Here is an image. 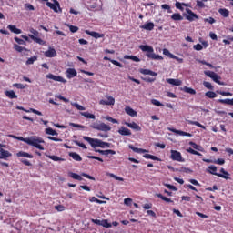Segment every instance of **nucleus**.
Returning a JSON list of instances; mask_svg holds the SVG:
<instances>
[{
    "instance_id": "nucleus-1",
    "label": "nucleus",
    "mask_w": 233,
    "mask_h": 233,
    "mask_svg": "<svg viewBox=\"0 0 233 233\" xmlns=\"http://www.w3.org/2000/svg\"><path fill=\"white\" fill-rule=\"evenodd\" d=\"M16 139H18L19 141H24V143H26L31 147H35V148H38L39 150H45V147L41 146V143H45V140H43V138L41 137H33L24 138L23 137H16Z\"/></svg>"
},
{
    "instance_id": "nucleus-2",
    "label": "nucleus",
    "mask_w": 233,
    "mask_h": 233,
    "mask_svg": "<svg viewBox=\"0 0 233 233\" xmlns=\"http://www.w3.org/2000/svg\"><path fill=\"white\" fill-rule=\"evenodd\" d=\"M140 50H142V52H148L147 54V56L149 57V59H155L156 61H163V56H159V55H156L154 53V48L150 46H139Z\"/></svg>"
},
{
    "instance_id": "nucleus-3",
    "label": "nucleus",
    "mask_w": 233,
    "mask_h": 233,
    "mask_svg": "<svg viewBox=\"0 0 233 233\" xmlns=\"http://www.w3.org/2000/svg\"><path fill=\"white\" fill-rule=\"evenodd\" d=\"M91 128H94V130H99L100 132H110L112 130V127L101 121L95 122L90 125Z\"/></svg>"
},
{
    "instance_id": "nucleus-4",
    "label": "nucleus",
    "mask_w": 233,
    "mask_h": 233,
    "mask_svg": "<svg viewBox=\"0 0 233 233\" xmlns=\"http://www.w3.org/2000/svg\"><path fill=\"white\" fill-rule=\"evenodd\" d=\"M204 74L208 77H210L211 79H213L215 83H218V85H225V82L219 81V79H221V76H219L218 74L212 71H205Z\"/></svg>"
},
{
    "instance_id": "nucleus-5",
    "label": "nucleus",
    "mask_w": 233,
    "mask_h": 233,
    "mask_svg": "<svg viewBox=\"0 0 233 233\" xmlns=\"http://www.w3.org/2000/svg\"><path fill=\"white\" fill-rule=\"evenodd\" d=\"M83 139L85 141H87V143H89V145H91L92 148H96V147H100V148H101L102 141L100 139L90 138L88 137H83Z\"/></svg>"
},
{
    "instance_id": "nucleus-6",
    "label": "nucleus",
    "mask_w": 233,
    "mask_h": 233,
    "mask_svg": "<svg viewBox=\"0 0 233 233\" xmlns=\"http://www.w3.org/2000/svg\"><path fill=\"white\" fill-rule=\"evenodd\" d=\"M54 4H52L51 2H46V6H48V8H51V10H54V12H56V14H58V12L62 13L63 9H61V6L59 5V2L57 0H53Z\"/></svg>"
},
{
    "instance_id": "nucleus-7",
    "label": "nucleus",
    "mask_w": 233,
    "mask_h": 233,
    "mask_svg": "<svg viewBox=\"0 0 233 233\" xmlns=\"http://www.w3.org/2000/svg\"><path fill=\"white\" fill-rule=\"evenodd\" d=\"M183 16L186 17L187 21H194V19H199V16L196 13L192 12L190 9H186V13H183Z\"/></svg>"
},
{
    "instance_id": "nucleus-8",
    "label": "nucleus",
    "mask_w": 233,
    "mask_h": 233,
    "mask_svg": "<svg viewBox=\"0 0 233 233\" xmlns=\"http://www.w3.org/2000/svg\"><path fill=\"white\" fill-rule=\"evenodd\" d=\"M170 158L173 161H178V162H183L185 159H183V157L181 156V153L177 150H171V156Z\"/></svg>"
},
{
    "instance_id": "nucleus-9",
    "label": "nucleus",
    "mask_w": 233,
    "mask_h": 233,
    "mask_svg": "<svg viewBox=\"0 0 233 233\" xmlns=\"http://www.w3.org/2000/svg\"><path fill=\"white\" fill-rule=\"evenodd\" d=\"M106 97L107 101L100 100L99 105H104V106H108L116 105V99L114 98V96H106Z\"/></svg>"
},
{
    "instance_id": "nucleus-10",
    "label": "nucleus",
    "mask_w": 233,
    "mask_h": 233,
    "mask_svg": "<svg viewBox=\"0 0 233 233\" xmlns=\"http://www.w3.org/2000/svg\"><path fill=\"white\" fill-rule=\"evenodd\" d=\"M123 125H126V127H128V128H131L132 130H136L137 132H141V127L136 122L128 123L127 121H124Z\"/></svg>"
},
{
    "instance_id": "nucleus-11",
    "label": "nucleus",
    "mask_w": 233,
    "mask_h": 233,
    "mask_svg": "<svg viewBox=\"0 0 233 233\" xmlns=\"http://www.w3.org/2000/svg\"><path fill=\"white\" fill-rule=\"evenodd\" d=\"M167 83L172 85L173 86H181L183 85V81L179 79L167 78L166 79Z\"/></svg>"
},
{
    "instance_id": "nucleus-12",
    "label": "nucleus",
    "mask_w": 233,
    "mask_h": 233,
    "mask_svg": "<svg viewBox=\"0 0 233 233\" xmlns=\"http://www.w3.org/2000/svg\"><path fill=\"white\" fill-rule=\"evenodd\" d=\"M47 79H52L53 81H58L59 83H66V80L63 78L62 76H57L52 74H49L46 76Z\"/></svg>"
},
{
    "instance_id": "nucleus-13",
    "label": "nucleus",
    "mask_w": 233,
    "mask_h": 233,
    "mask_svg": "<svg viewBox=\"0 0 233 233\" xmlns=\"http://www.w3.org/2000/svg\"><path fill=\"white\" fill-rule=\"evenodd\" d=\"M118 134H120V136H132V131H130V129L127 128L126 127L122 126L118 129Z\"/></svg>"
},
{
    "instance_id": "nucleus-14",
    "label": "nucleus",
    "mask_w": 233,
    "mask_h": 233,
    "mask_svg": "<svg viewBox=\"0 0 233 233\" xmlns=\"http://www.w3.org/2000/svg\"><path fill=\"white\" fill-rule=\"evenodd\" d=\"M86 34H87V35H91V37H94L95 39H100L101 37H105V34H99L94 31L86 30Z\"/></svg>"
},
{
    "instance_id": "nucleus-15",
    "label": "nucleus",
    "mask_w": 233,
    "mask_h": 233,
    "mask_svg": "<svg viewBox=\"0 0 233 233\" xmlns=\"http://www.w3.org/2000/svg\"><path fill=\"white\" fill-rule=\"evenodd\" d=\"M125 112L131 117H137V112L128 106L125 107Z\"/></svg>"
},
{
    "instance_id": "nucleus-16",
    "label": "nucleus",
    "mask_w": 233,
    "mask_h": 233,
    "mask_svg": "<svg viewBox=\"0 0 233 233\" xmlns=\"http://www.w3.org/2000/svg\"><path fill=\"white\" fill-rule=\"evenodd\" d=\"M1 147L0 144V159H8V157H12V153L1 148Z\"/></svg>"
},
{
    "instance_id": "nucleus-17",
    "label": "nucleus",
    "mask_w": 233,
    "mask_h": 233,
    "mask_svg": "<svg viewBox=\"0 0 233 233\" xmlns=\"http://www.w3.org/2000/svg\"><path fill=\"white\" fill-rule=\"evenodd\" d=\"M168 130L170 132H174V134H177V136H187L188 137H192V134L185 132V131H181V130H177V129H174V128H168Z\"/></svg>"
},
{
    "instance_id": "nucleus-18",
    "label": "nucleus",
    "mask_w": 233,
    "mask_h": 233,
    "mask_svg": "<svg viewBox=\"0 0 233 233\" xmlns=\"http://www.w3.org/2000/svg\"><path fill=\"white\" fill-rule=\"evenodd\" d=\"M45 56L46 57H56L57 56V52H56V49L50 47L45 52Z\"/></svg>"
},
{
    "instance_id": "nucleus-19",
    "label": "nucleus",
    "mask_w": 233,
    "mask_h": 233,
    "mask_svg": "<svg viewBox=\"0 0 233 233\" xmlns=\"http://www.w3.org/2000/svg\"><path fill=\"white\" fill-rule=\"evenodd\" d=\"M140 74H143L144 76H153L154 77H156V76H157V73L149 70V69H140L139 70Z\"/></svg>"
},
{
    "instance_id": "nucleus-20",
    "label": "nucleus",
    "mask_w": 233,
    "mask_h": 233,
    "mask_svg": "<svg viewBox=\"0 0 233 233\" xmlns=\"http://www.w3.org/2000/svg\"><path fill=\"white\" fill-rule=\"evenodd\" d=\"M95 151L98 152L102 156H108L109 154H112L113 156L116 155V151H114L112 149H107V150L96 149Z\"/></svg>"
},
{
    "instance_id": "nucleus-21",
    "label": "nucleus",
    "mask_w": 233,
    "mask_h": 233,
    "mask_svg": "<svg viewBox=\"0 0 233 233\" xmlns=\"http://www.w3.org/2000/svg\"><path fill=\"white\" fill-rule=\"evenodd\" d=\"M66 74H67L68 79H72L73 77H76V76H77V71H76V69L74 68H68L66 70Z\"/></svg>"
},
{
    "instance_id": "nucleus-22",
    "label": "nucleus",
    "mask_w": 233,
    "mask_h": 233,
    "mask_svg": "<svg viewBox=\"0 0 233 233\" xmlns=\"http://www.w3.org/2000/svg\"><path fill=\"white\" fill-rule=\"evenodd\" d=\"M140 28H142L143 30L152 31L154 30V23L148 22L147 24H144L143 25H140Z\"/></svg>"
},
{
    "instance_id": "nucleus-23",
    "label": "nucleus",
    "mask_w": 233,
    "mask_h": 233,
    "mask_svg": "<svg viewBox=\"0 0 233 233\" xmlns=\"http://www.w3.org/2000/svg\"><path fill=\"white\" fill-rule=\"evenodd\" d=\"M180 90L182 92H186V94H191V96H196V91L192 89V87L184 86V87H180Z\"/></svg>"
},
{
    "instance_id": "nucleus-24",
    "label": "nucleus",
    "mask_w": 233,
    "mask_h": 233,
    "mask_svg": "<svg viewBox=\"0 0 233 233\" xmlns=\"http://www.w3.org/2000/svg\"><path fill=\"white\" fill-rule=\"evenodd\" d=\"M157 198H159V199H162V201H166V203H174V201H172V199L163 196V194L161 193H157Z\"/></svg>"
},
{
    "instance_id": "nucleus-25",
    "label": "nucleus",
    "mask_w": 233,
    "mask_h": 233,
    "mask_svg": "<svg viewBox=\"0 0 233 233\" xmlns=\"http://www.w3.org/2000/svg\"><path fill=\"white\" fill-rule=\"evenodd\" d=\"M218 13L221 15L222 17H228V15H230V12L228 11V9L226 8L218 9Z\"/></svg>"
},
{
    "instance_id": "nucleus-26",
    "label": "nucleus",
    "mask_w": 233,
    "mask_h": 233,
    "mask_svg": "<svg viewBox=\"0 0 233 233\" xmlns=\"http://www.w3.org/2000/svg\"><path fill=\"white\" fill-rule=\"evenodd\" d=\"M5 96L9 97V99H17V95H15V92H14V90L5 91Z\"/></svg>"
},
{
    "instance_id": "nucleus-27",
    "label": "nucleus",
    "mask_w": 233,
    "mask_h": 233,
    "mask_svg": "<svg viewBox=\"0 0 233 233\" xmlns=\"http://www.w3.org/2000/svg\"><path fill=\"white\" fill-rule=\"evenodd\" d=\"M129 148L133 150V152H137V154H145V152H147V149L137 148L132 145H129Z\"/></svg>"
},
{
    "instance_id": "nucleus-28",
    "label": "nucleus",
    "mask_w": 233,
    "mask_h": 233,
    "mask_svg": "<svg viewBox=\"0 0 233 233\" xmlns=\"http://www.w3.org/2000/svg\"><path fill=\"white\" fill-rule=\"evenodd\" d=\"M7 28L13 32V34H21V29H18L15 25H9Z\"/></svg>"
},
{
    "instance_id": "nucleus-29",
    "label": "nucleus",
    "mask_w": 233,
    "mask_h": 233,
    "mask_svg": "<svg viewBox=\"0 0 233 233\" xmlns=\"http://www.w3.org/2000/svg\"><path fill=\"white\" fill-rule=\"evenodd\" d=\"M217 170H218V167H216V166H209L208 167L209 174H212L213 176H221V174L216 173Z\"/></svg>"
},
{
    "instance_id": "nucleus-30",
    "label": "nucleus",
    "mask_w": 233,
    "mask_h": 233,
    "mask_svg": "<svg viewBox=\"0 0 233 233\" xmlns=\"http://www.w3.org/2000/svg\"><path fill=\"white\" fill-rule=\"evenodd\" d=\"M17 157H28V158H32L34 157L32 155H30L29 153L24 152V151H20L16 154Z\"/></svg>"
},
{
    "instance_id": "nucleus-31",
    "label": "nucleus",
    "mask_w": 233,
    "mask_h": 233,
    "mask_svg": "<svg viewBox=\"0 0 233 233\" xmlns=\"http://www.w3.org/2000/svg\"><path fill=\"white\" fill-rule=\"evenodd\" d=\"M80 114L84 117H86L87 119H96V115H94V114H90L88 112H81Z\"/></svg>"
},
{
    "instance_id": "nucleus-32",
    "label": "nucleus",
    "mask_w": 233,
    "mask_h": 233,
    "mask_svg": "<svg viewBox=\"0 0 233 233\" xmlns=\"http://www.w3.org/2000/svg\"><path fill=\"white\" fill-rule=\"evenodd\" d=\"M218 103H222V105H231L233 106V98L232 99H219Z\"/></svg>"
},
{
    "instance_id": "nucleus-33",
    "label": "nucleus",
    "mask_w": 233,
    "mask_h": 233,
    "mask_svg": "<svg viewBox=\"0 0 233 233\" xmlns=\"http://www.w3.org/2000/svg\"><path fill=\"white\" fill-rule=\"evenodd\" d=\"M124 59H131L132 61H135V63H139L141 60L136 56H128V55H126L124 56Z\"/></svg>"
},
{
    "instance_id": "nucleus-34",
    "label": "nucleus",
    "mask_w": 233,
    "mask_h": 233,
    "mask_svg": "<svg viewBox=\"0 0 233 233\" xmlns=\"http://www.w3.org/2000/svg\"><path fill=\"white\" fill-rule=\"evenodd\" d=\"M171 19H173V21H183V17L181 16V14H179V13L173 14L171 15Z\"/></svg>"
},
{
    "instance_id": "nucleus-35",
    "label": "nucleus",
    "mask_w": 233,
    "mask_h": 233,
    "mask_svg": "<svg viewBox=\"0 0 233 233\" xmlns=\"http://www.w3.org/2000/svg\"><path fill=\"white\" fill-rule=\"evenodd\" d=\"M100 227H104V228H110L112 227V224L108 223L107 219H102Z\"/></svg>"
},
{
    "instance_id": "nucleus-36",
    "label": "nucleus",
    "mask_w": 233,
    "mask_h": 233,
    "mask_svg": "<svg viewBox=\"0 0 233 233\" xmlns=\"http://www.w3.org/2000/svg\"><path fill=\"white\" fill-rule=\"evenodd\" d=\"M205 96L208 97L209 99H214L218 97V95L214 91H208L206 92Z\"/></svg>"
},
{
    "instance_id": "nucleus-37",
    "label": "nucleus",
    "mask_w": 233,
    "mask_h": 233,
    "mask_svg": "<svg viewBox=\"0 0 233 233\" xmlns=\"http://www.w3.org/2000/svg\"><path fill=\"white\" fill-rule=\"evenodd\" d=\"M46 134L48 136H58L56 130L52 129L51 127L46 128Z\"/></svg>"
},
{
    "instance_id": "nucleus-38",
    "label": "nucleus",
    "mask_w": 233,
    "mask_h": 233,
    "mask_svg": "<svg viewBox=\"0 0 233 233\" xmlns=\"http://www.w3.org/2000/svg\"><path fill=\"white\" fill-rule=\"evenodd\" d=\"M188 125H196V127H199V128H203L205 130V126L201 125L199 122L198 121H192V120H188L187 121Z\"/></svg>"
},
{
    "instance_id": "nucleus-39",
    "label": "nucleus",
    "mask_w": 233,
    "mask_h": 233,
    "mask_svg": "<svg viewBox=\"0 0 233 233\" xmlns=\"http://www.w3.org/2000/svg\"><path fill=\"white\" fill-rule=\"evenodd\" d=\"M70 157H73L75 161H82L81 156L77 153H69Z\"/></svg>"
},
{
    "instance_id": "nucleus-40",
    "label": "nucleus",
    "mask_w": 233,
    "mask_h": 233,
    "mask_svg": "<svg viewBox=\"0 0 233 233\" xmlns=\"http://www.w3.org/2000/svg\"><path fill=\"white\" fill-rule=\"evenodd\" d=\"M29 37L33 39V41H35V43H38V45H43V39L37 38L34 35H29Z\"/></svg>"
},
{
    "instance_id": "nucleus-41",
    "label": "nucleus",
    "mask_w": 233,
    "mask_h": 233,
    "mask_svg": "<svg viewBox=\"0 0 233 233\" xmlns=\"http://www.w3.org/2000/svg\"><path fill=\"white\" fill-rule=\"evenodd\" d=\"M144 157H146V159H152L153 161H159V158L157 157L150 154L144 155Z\"/></svg>"
},
{
    "instance_id": "nucleus-42",
    "label": "nucleus",
    "mask_w": 233,
    "mask_h": 233,
    "mask_svg": "<svg viewBox=\"0 0 233 233\" xmlns=\"http://www.w3.org/2000/svg\"><path fill=\"white\" fill-rule=\"evenodd\" d=\"M37 61V56H34L31 58H29L26 62L25 65H34Z\"/></svg>"
},
{
    "instance_id": "nucleus-43",
    "label": "nucleus",
    "mask_w": 233,
    "mask_h": 233,
    "mask_svg": "<svg viewBox=\"0 0 233 233\" xmlns=\"http://www.w3.org/2000/svg\"><path fill=\"white\" fill-rule=\"evenodd\" d=\"M71 105H72V106H75V108L77 110H86V108H85V106H83L77 103L71 102Z\"/></svg>"
},
{
    "instance_id": "nucleus-44",
    "label": "nucleus",
    "mask_w": 233,
    "mask_h": 233,
    "mask_svg": "<svg viewBox=\"0 0 233 233\" xmlns=\"http://www.w3.org/2000/svg\"><path fill=\"white\" fill-rule=\"evenodd\" d=\"M183 6H188V5L185 4V3H179V2H176V8H177L178 10L183 11L184 8Z\"/></svg>"
},
{
    "instance_id": "nucleus-45",
    "label": "nucleus",
    "mask_w": 233,
    "mask_h": 233,
    "mask_svg": "<svg viewBox=\"0 0 233 233\" xmlns=\"http://www.w3.org/2000/svg\"><path fill=\"white\" fill-rule=\"evenodd\" d=\"M14 49L16 50V52H23V50H26V48H25L17 44H14Z\"/></svg>"
},
{
    "instance_id": "nucleus-46",
    "label": "nucleus",
    "mask_w": 233,
    "mask_h": 233,
    "mask_svg": "<svg viewBox=\"0 0 233 233\" xmlns=\"http://www.w3.org/2000/svg\"><path fill=\"white\" fill-rule=\"evenodd\" d=\"M132 198H127L124 199V205H126V207H132Z\"/></svg>"
},
{
    "instance_id": "nucleus-47",
    "label": "nucleus",
    "mask_w": 233,
    "mask_h": 233,
    "mask_svg": "<svg viewBox=\"0 0 233 233\" xmlns=\"http://www.w3.org/2000/svg\"><path fill=\"white\" fill-rule=\"evenodd\" d=\"M189 145L191 146V147H193V148L195 149V150H198L199 152H201V146H199V145H198V144H196V143H194V142H189Z\"/></svg>"
},
{
    "instance_id": "nucleus-48",
    "label": "nucleus",
    "mask_w": 233,
    "mask_h": 233,
    "mask_svg": "<svg viewBox=\"0 0 233 233\" xmlns=\"http://www.w3.org/2000/svg\"><path fill=\"white\" fill-rule=\"evenodd\" d=\"M163 54H164V56L170 57V59H172V57H175L174 55L172 53H170V51L168 49H163Z\"/></svg>"
},
{
    "instance_id": "nucleus-49",
    "label": "nucleus",
    "mask_w": 233,
    "mask_h": 233,
    "mask_svg": "<svg viewBox=\"0 0 233 233\" xmlns=\"http://www.w3.org/2000/svg\"><path fill=\"white\" fill-rule=\"evenodd\" d=\"M203 85L208 90H214V86H212V84L210 82H203Z\"/></svg>"
},
{
    "instance_id": "nucleus-50",
    "label": "nucleus",
    "mask_w": 233,
    "mask_h": 233,
    "mask_svg": "<svg viewBox=\"0 0 233 233\" xmlns=\"http://www.w3.org/2000/svg\"><path fill=\"white\" fill-rule=\"evenodd\" d=\"M49 159H52L53 161H65L64 158H61L57 156H48Z\"/></svg>"
},
{
    "instance_id": "nucleus-51",
    "label": "nucleus",
    "mask_w": 233,
    "mask_h": 233,
    "mask_svg": "<svg viewBox=\"0 0 233 233\" xmlns=\"http://www.w3.org/2000/svg\"><path fill=\"white\" fill-rule=\"evenodd\" d=\"M106 121H110L111 123H115V124H117V123H119V121H117V119H116V118H112L111 116H105L104 117Z\"/></svg>"
},
{
    "instance_id": "nucleus-52",
    "label": "nucleus",
    "mask_w": 233,
    "mask_h": 233,
    "mask_svg": "<svg viewBox=\"0 0 233 233\" xmlns=\"http://www.w3.org/2000/svg\"><path fill=\"white\" fill-rule=\"evenodd\" d=\"M164 187L167 188H169V190H174L175 192L177 191V187L176 186L170 185V184H164Z\"/></svg>"
},
{
    "instance_id": "nucleus-53",
    "label": "nucleus",
    "mask_w": 233,
    "mask_h": 233,
    "mask_svg": "<svg viewBox=\"0 0 233 233\" xmlns=\"http://www.w3.org/2000/svg\"><path fill=\"white\" fill-rule=\"evenodd\" d=\"M187 152H189V154H193L194 156H201V153H199L192 148L187 149Z\"/></svg>"
},
{
    "instance_id": "nucleus-54",
    "label": "nucleus",
    "mask_w": 233,
    "mask_h": 233,
    "mask_svg": "<svg viewBox=\"0 0 233 233\" xmlns=\"http://www.w3.org/2000/svg\"><path fill=\"white\" fill-rule=\"evenodd\" d=\"M74 143H76L77 145V147H80L81 148H84L85 150H86V146L83 143H80L79 141L77 140H74Z\"/></svg>"
},
{
    "instance_id": "nucleus-55",
    "label": "nucleus",
    "mask_w": 233,
    "mask_h": 233,
    "mask_svg": "<svg viewBox=\"0 0 233 233\" xmlns=\"http://www.w3.org/2000/svg\"><path fill=\"white\" fill-rule=\"evenodd\" d=\"M56 210H57L58 212H64L65 210V206L63 205H57L55 207Z\"/></svg>"
},
{
    "instance_id": "nucleus-56",
    "label": "nucleus",
    "mask_w": 233,
    "mask_h": 233,
    "mask_svg": "<svg viewBox=\"0 0 233 233\" xmlns=\"http://www.w3.org/2000/svg\"><path fill=\"white\" fill-rule=\"evenodd\" d=\"M15 41L18 43V45H26V42L21 38L15 37Z\"/></svg>"
},
{
    "instance_id": "nucleus-57",
    "label": "nucleus",
    "mask_w": 233,
    "mask_h": 233,
    "mask_svg": "<svg viewBox=\"0 0 233 233\" xmlns=\"http://www.w3.org/2000/svg\"><path fill=\"white\" fill-rule=\"evenodd\" d=\"M69 30H70V32H72L73 34H76V32H77V30H79V27L75 26V25H69Z\"/></svg>"
},
{
    "instance_id": "nucleus-58",
    "label": "nucleus",
    "mask_w": 233,
    "mask_h": 233,
    "mask_svg": "<svg viewBox=\"0 0 233 233\" xmlns=\"http://www.w3.org/2000/svg\"><path fill=\"white\" fill-rule=\"evenodd\" d=\"M152 105H155V106H163V104L161 102L157 101V99L151 100Z\"/></svg>"
},
{
    "instance_id": "nucleus-59",
    "label": "nucleus",
    "mask_w": 233,
    "mask_h": 233,
    "mask_svg": "<svg viewBox=\"0 0 233 233\" xmlns=\"http://www.w3.org/2000/svg\"><path fill=\"white\" fill-rule=\"evenodd\" d=\"M205 23H209L210 25H214V23H216V19L209 17V18H206L204 19Z\"/></svg>"
},
{
    "instance_id": "nucleus-60",
    "label": "nucleus",
    "mask_w": 233,
    "mask_h": 233,
    "mask_svg": "<svg viewBox=\"0 0 233 233\" xmlns=\"http://www.w3.org/2000/svg\"><path fill=\"white\" fill-rule=\"evenodd\" d=\"M25 10H31V11L35 10V8L34 7V5H32L31 4H25Z\"/></svg>"
},
{
    "instance_id": "nucleus-61",
    "label": "nucleus",
    "mask_w": 233,
    "mask_h": 233,
    "mask_svg": "<svg viewBox=\"0 0 233 233\" xmlns=\"http://www.w3.org/2000/svg\"><path fill=\"white\" fill-rule=\"evenodd\" d=\"M194 50H203V46L201 44H197L193 46Z\"/></svg>"
},
{
    "instance_id": "nucleus-62",
    "label": "nucleus",
    "mask_w": 233,
    "mask_h": 233,
    "mask_svg": "<svg viewBox=\"0 0 233 233\" xmlns=\"http://www.w3.org/2000/svg\"><path fill=\"white\" fill-rule=\"evenodd\" d=\"M181 172H183V174H192V170L187 167L182 168Z\"/></svg>"
},
{
    "instance_id": "nucleus-63",
    "label": "nucleus",
    "mask_w": 233,
    "mask_h": 233,
    "mask_svg": "<svg viewBox=\"0 0 233 233\" xmlns=\"http://www.w3.org/2000/svg\"><path fill=\"white\" fill-rule=\"evenodd\" d=\"M217 93L220 94V96H232V93H230V92L217 91Z\"/></svg>"
},
{
    "instance_id": "nucleus-64",
    "label": "nucleus",
    "mask_w": 233,
    "mask_h": 233,
    "mask_svg": "<svg viewBox=\"0 0 233 233\" xmlns=\"http://www.w3.org/2000/svg\"><path fill=\"white\" fill-rule=\"evenodd\" d=\"M143 208L145 210H150V208H152V203H147L143 206Z\"/></svg>"
}]
</instances>
